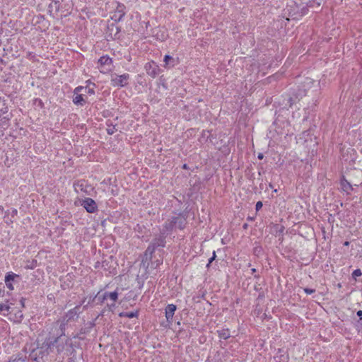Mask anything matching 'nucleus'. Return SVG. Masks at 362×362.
<instances>
[{
	"mask_svg": "<svg viewBox=\"0 0 362 362\" xmlns=\"http://www.w3.org/2000/svg\"><path fill=\"white\" fill-rule=\"evenodd\" d=\"M90 302H88L86 305H84L83 309H81V305L75 306L73 309L69 310L63 317L64 321L69 322V321L78 319L80 313L84 310L87 309L88 305Z\"/></svg>",
	"mask_w": 362,
	"mask_h": 362,
	"instance_id": "obj_1",
	"label": "nucleus"
},
{
	"mask_svg": "<svg viewBox=\"0 0 362 362\" xmlns=\"http://www.w3.org/2000/svg\"><path fill=\"white\" fill-rule=\"evenodd\" d=\"M129 74H124L122 75H117L116 74L111 75V85L112 86L124 87L126 86L129 80Z\"/></svg>",
	"mask_w": 362,
	"mask_h": 362,
	"instance_id": "obj_2",
	"label": "nucleus"
},
{
	"mask_svg": "<svg viewBox=\"0 0 362 362\" xmlns=\"http://www.w3.org/2000/svg\"><path fill=\"white\" fill-rule=\"evenodd\" d=\"M126 14V6L121 3H117V6L111 17L112 20L115 22H120L123 20Z\"/></svg>",
	"mask_w": 362,
	"mask_h": 362,
	"instance_id": "obj_3",
	"label": "nucleus"
},
{
	"mask_svg": "<svg viewBox=\"0 0 362 362\" xmlns=\"http://www.w3.org/2000/svg\"><path fill=\"white\" fill-rule=\"evenodd\" d=\"M81 206L88 213H95L98 210L95 202L91 198H86L81 202Z\"/></svg>",
	"mask_w": 362,
	"mask_h": 362,
	"instance_id": "obj_4",
	"label": "nucleus"
},
{
	"mask_svg": "<svg viewBox=\"0 0 362 362\" xmlns=\"http://www.w3.org/2000/svg\"><path fill=\"white\" fill-rule=\"evenodd\" d=\"M305 95V91L303 89H298L296 93H293L292 96H290L287 101L289 107H291L293 105L296 104L299 101L303 96ZM287 105V104H286Z\"/></svg>",
	"mask_w": 362,
	"mask_h": 362,
	"instance_id": "obj_5",
	"label": "nucleus"
},
{
	"mask_svg": "<svg viewBox=\"0 0 362 362\" xmlns=\"http://www.w3.org/2000/svg\"><path fill=\"white\" fill-rule=\"evenodd\" d=\"M165 238L166 235L161 233L158 235H156L150 243L151 245L154 246L153 247L157 249L158 247H164L165 245Z\"/></svg>",
	"mask_w": 362,
	"mask_h": 362,
	"instance_id": "obj_6",
	"label": "nucleus"
},
{
	"mask_svg": "<svg viewBox=\"0 0 362 362\" xmlns=\"http://www.w3.org/2000/svg\"><path fill=\"white\" fill-rule=\"evenodd\" d=\"M16 279H20L19 275L14 274L13 272H8L6 274L5 276V284L6 287L10 290L13 291L14 289L13 283H15Z\"/></svg>",
	"mask_w": 362,
	"mask_h": 362,
	"instance_id": "obj_7",
	"label": "nucleus"
},
{
	"mask_svg": "<svg viewBox=\"0 0 362 362\" xmlns=\"http://www.w3.org/2000/svg\"><path fill=\"white\" fill-rule=\"evenodd\" d=\"M173 220L176 228L182 230L185 228L187 221L186 217L182 216V214L180 213L178 216L173 217Z\"/></svg>",
	"mask_w": 362,
	"mask_h": 362,
	"instance_id": "obj_8",
	"label": "nucleus"
},
{
	"mask_svg": "<svg viewBox=\"0 0 362 362\" xmlns=\"http://www.w3.org/2000/svg\"><path fill=\"white\" fill-rule=\"evenodd\" d=\"M177 310V306L174 304H168L165 309L166 320L169 323L173 322V315Z\"/></svg>",
	"mask_w": 362,
	"mask_h": 362,
	"instance_id": "obj_9",
	"label": "nucleus"
},
{
	"mask_svg": "<svg viewBox=\"0 0 362 362\" xmlns=\"http://www.w3.org/2000/svg\"><path fill=\"white\" fill-rule=\"evenodd\" d=\"M175 228V224L173 223V217L170 219H168L163 226V229L160 230V233L167 236L168 234L171 233L173 230Z\"/></svg>",
	"mask_w": 362,
	"mask_h": 362,
	"instance_id": "obj_10",
	"label": "nucleus"
},
{
	"mask_svg": "<svg viewBox=\"0 0 362 362\" xmlns=\"http://www.w3.org/2000/svg\"><path fill=\"white\" fill-rule=\"evenodd\" d=\"M274 359L275 362H288V356L284 351L279 349H278L276 354L274 356Z\"/></svg>",
	"mask_w": 362,
	"mask_h": 362,
	"instance_id": "obj_11",
	"label": "nucleus"
},
{
	"mask_svg": "<svg viewBox=\"0 0 362 362\" xmlns=\"http://www.w3.org/2000/svg\"><path fill=\"white\" fill-rule=\"evenodd\" d=\"M153 247L154 246L151 245L149 244V245L148 246L147 249L146 250V251L144 252V258L142 260L143 262H146L151 260L153 254L154 253L155 250H156Z\"/></svg>",
	"mask_w": 362,
	"mask_h": 362,
	"instance_id": "obj_12",
	"label": "nucleus"
},
{
	"mask_svg": "<svg viewBox=\"0 0 362 362\" xmlns=\"http://www.w3.org/2000/svg\"><path fill=\"white\" fill-rule=\"evenodd\" d=\"M74 186L76 192L80 190L81 192H87L86 187L88 185L85 180H78V182L74 183Z\"/></svg>",
	"mask_w": 362,
	"mask_h": 362,
	"instance_id": "obj_13",
	"label": "nucleus"
},
{
	"mask_svg": "<svg viewBox=\"0 0 362 362\" xmlns=\"http://www.w3.org/2000/svg\"><path fill=\"white\" fill-rule=\"evenodd\" d=\"M163 62L165 67H173L175 64V59L168 54L165 55Z\"/></svg>",
	"mask_w": 362,
	"mask_h": 362,
	"instance_id": "obj_14",
	"label": "nucleus"
},
{
	"mask_svg": "<svg viewBox=\"0 0 362 362\" xmlns=\"http://www.w3.org/2000/svg\"><path fill=\"white\" fill-rule=\"evenodd\" d=\"M219 338L223 339H228L230 337V332L228 329H221L217 331Z\"/></svg>",
	"mask_w": 362,
	"mask_h": 362,
	"instance_id": "obj_15",
	"label": "nucleus"
},
{
	"mask_svg": "<svg viewBox=\"0 0 362 362\" xmlns=\"http://www.w3.org/2000/svg\"><path fill=\"white\" fill-rule=\"evenodd\" d=\"M341 186L342 189L347 193H349V191L353 190L352 185L344 177L341 180Z\"/></svg>",
	"mask_w": 362,
	"mask_h": 362,
	"instance_id": "obj_16",
	"label": "nucleus"
},
{
	"mask_svg": "<svg viewBox=\"0 0 362 362\" xmlns=\"http://www.w3.org/2000/svg\"><path fill=\"white\" fill-rule=\"evenodd\" d=\"M76 95L74 98L73 102L76 105L83 106L86 103V100L83 97L82 94H76Z\"/></svg>",
	"mask_w": 362,
	"mask_h": 362,
	"instance_id": "obj_17",
	"label": "nucleus"
},
{
	"mask_svg": "<svg viewBox=\"0 0 362 362\" xmlns=\"http://www.w3.org/2000/svg\"><path fill=\"white\" fill-rule=\"evenodd\" d=\"M26 356H23L21 354H18L16 356H11L8 361L5 362H25Z\"/></svg>",
	"mask_w": 362,
	"mask_h": 362,
	"instance_id": "obj_18",
	"label": "nucleus"
},
{
	"mask_svg": "<svg viewBox=\"0 0 362 362\" xmlns=\"http://www.w3.org/2000/svg\"><path fill=\"white\" fill-rule=\"evenodd\" d=\"M138 315H139V311H137V310L135 312H128V313L122 312L119 314V317H126L128 318L137 317Z\"/></svg>",
	"mask_w": 362,
	"mask_h": 362,
	"instance_id": "obj_19",
	"label": "nucleus"
},
{
	"mask_svg": "<svg viewBox=\"0 0 362 362\" xmlns=\"http://www.w3.org/2000/svg\"><path fill=\"white\" fill-rule=\"evenodd\" d=\"M60 340V337H57L54 339L48 338L45 341V345L47 348H51L54 346L55 344H57Z\"/></svg>",
	"mask_w": 362,
	"mask_h": 362,
	"instance_id": "obj_20",
	"label": "nucleus"
},
{
	"mask_svg": "<svg viewBox=\"0 0 362 362\" xmlns=\"http://www.w3.org/2000/svg\"><path fill=\"white\" fill-rule=\"evenodd\" d=\"M98 62L100 64V65L102 66H104V65H110L112 64V59L110 58L108 56H103L101 57L99 60H98Z\"/></svg>",
	"mask_w": 362,
	"mask_h": 362,
	"instance_id": "obj_21",
	"label": "nucleus"
},
{
	"mask_svg": "<svg viewBox=\"0 0 362 362\" xmlns=\"http://www.w3.org/2000/svg\"><path fill=\"white\" fill-rule=\"evenodd\" d=\"M105 298H110L113 302L117 301L118 298V293L117 291H115L113 292H105Z\"/></svg>",
	"mask_w": 362,
	"mask_h": 362,
	"instance_id": "obj_22",
	"label": "nucleus"
},
{
	"mask_svg": "<svg viewBox=\"0 0 362 362\" xmlns=\"http://www.w3.org/2000/svg\"><path fill=\"white\" fill-rule=\"evenodd\" d=\"M5 102L6 100L0 97V112L4 114L8 112V107Z\"/></svg>",
	"mask_w": 362,
	"mask_h": 362,
	"instance_id": "obj_23",
	"label": "nucleus"
},
{
	"mask_svg": "<svg viewBox=\"0 0 362 362\" xmlns=\"http://www.w3.org/2000/svg\"><path fill=\"white\" fill-rule=\"evenodd\" d=\"M10 119V117L8 115L5 116L0 119V121L1 122V126L2 128L6 129L8 127V121Z\"/></svg>",
	"mask_w": 362,
	"mask_h": 362,
	"instance_id": "obj_24",
	"label": "nucleus"
},
{
	"mask_svg": "<svg viewBox=\"0 0 362 362\" xmlns=\"http://www.w3.org/2000/svg\"><path fill=\"white\" fill-rule=\"evenodd\" d=\"M107 125L108 126L107 129V133L110 135L113 134L116 131L115 126L112 125V124H109L108 122H107Z\"/></svg>",
	"mask_w": 362,
	"mask_h": 362,
	"instance_id": "obj_25",
	"label": "nucleus"
},
{
	"mask_svg": "<svg viewBox=\"0 0 362 362\" xmlns=\"http://www.w3.org/2000/svg\"><path fill=\"white\" fill-rule=\"evenodd\" d=\"M10 308L11 307L7 305V304H4V303H1L0 304V313H3V312H10Z\"/></svg>",
	"mask_w": 362,
	"mask_h": 362,
	"instance_id": "obj_26",
	"label": "nucleus"
},
{
	"mask_svg": "<svg viewBox=\"0 0 362 362\" xmlns=\"http://www.w3.org/2000/svg\"><path fill=\"white\" fill-rule=\"evenodd\" d=\"M18 214V211L17 209H13L12 211H11V213L9 212V211H5V215L6 216H8L9 214H11V218H13Z\"/></svg>",
	"mask_w": 362,
	"mask_h": 362,
	"instance_id": "obj_27",
	"label": "nucleus"
},
{
	"mask_svg": "<svg viewBox=\"0 0 362 362\" xmlns=\"http://www.w3.org/2000/svg\"><path fill=\"white\" fill-rule=\"evenodd\" d=\"M66 324H67V322H66L65 321L63 320V322L60 325L59 328L61 330V334L59 336L60 338L62 336L64 335V330H65V327H66Z\"/></svg>",
	"mask_w": 362,
	"mask_h": 362,
	"instance_id": "obj_28",
	"label": "nucleus"
},
{
	"mask_svg": "<svg viewBox=\"0 0 362 362\" xmlns=\"http://www.w3.org/2000/svg\"><path fill=\"white\" fill-rule=\"evenodd\" d=\"M361 275H362V272L360 269H355L352 273V277L354 279L361 276Z\"/></svg>",
	"mask_w": 362,
	"mask_h": 362,
	"instance_id": "obj_29",
	"label": "nucleus"
},
{
	"mask_svg": "<svg viewBox=\"0 0 362 362\" xmlns=\"http://www.w3.org/2000/svg\"><path fill=\"white\" fill-rule=\"evenodd\" d=\"M85 92L87 93L89 95H94L95 94V90H94V88H90L88 86H86L85 87Z\"/></svg>",
	"mask_w": 362,
	"mask_h": 362,
	"instance_id": "obj_30",
	"label": "nucleus"
},
{
	"mask_svg": "<svg viewBox=\"0 0 362 362\" xmlns=\"http://www.w3.org/2000/svg\"><path fill=\"white\" fill-rule=\"evenodd\" d=\"M37 266V260L33 259L30 264L25 267L26 269H33Z\"/></svg>",
	"mask_w": 362,
	"mask_h": 362,
	"instance_id": "obj_31",
	"label": "nucleus"
},
{
	"mask_svg": "<svg viewBox=\"0 0 362 362\" xmlns=\"http://www.w3.org/2000/svg\"><path fill=\"white\" fill-rule=\"evenodd\" d=\"M56 348H57V351L58 354H60L62 353L64 349V344H61L60 343H57V346H56Z\"/></svg>",
	"mask_w": 362,
	"mask_h": 362,
	"instance_id": "obj_32",
	"label": "nucleus"
},
{
	"mask_svg": "<svg viewBox=\"0 0 362 362\" xmlns=\"http://www.w3.org/2000/svg\"><path fill=\"white\" fill-rule=\"evenodd\" d=\"M216 252H215V251H214V252H213L212 257H210V258L209 259V262H208V264H206V267H209L210 264H211V262H212L216 259Z\"/></svg>",
	"mask_w": 362,
	"mask_h": 362,
	"instance_id": "obj_33",
	"label": "nucleus"
},
{
	"mask_svg": "<svg viewBox=\"0 0 362 362\" xmlns=\"http://www.w3.org/2000/svg\"><path fill=\"white\" fill-rule=\"evenodd\" d=\"M83 90H85V87L78 86L74 89V94H79V93Z\"/></svg>",
	"mask_w": 362,
	"mask_h": 362,
	"instance_id": "obj_34",
	"label": "nucleus"
},
{
	"mask_svg": "<svg viewBox=\"0 0 362 362\" xmlns=\"http://www.w3.org/2000/svg\"><path fill=\"white\" fill-rule=\"evenodd\" d=\"M304 291L306 294L308 295H310L313 293L315 292V289H313V288H304Z\"/></svg>",
	"mask_w": 362,
	"mask_h": 362,
	"instance_id": "obj_35",
	"label": "nucleus"
},
{
	"mask_svg": "<svg viewBox=\"0 0 362 362\" xmlns=\"http://www.w3.org/2000/svg\"><path fill=\"white\" fill-rule=\"evenodd\" d=\"M262 206H263V204L261 201L257 202L255 205L256 211H258L259 210H260L262 209Z\"/></svg>",
	"mask_w": 362,
	"mask_h": 362,
	"instance_id": "obj_36",
	"label": "nucleus"
},
{
	"mask_svg": "<svg viewBox=\"0 0 362 362\" xmlns=\"http://www.w3.org/2000/svg\"><path fill=\"white\" fill-rule=\"evenodd\" d=\"M5 218H6V221L5 222L7 223V224H10V223H12L13 222V218H9L8 216H6L5 215Z\"/></svg>",
	"mask_w": 362,
	"mask_h": 362,
	"instance_id": "obj_37",
	"label": "nucleus"
},
{
	"mask_svg": "<svg viewBox=\"0 0 362 362\" xmlns=\"http://www.w3.org/2000/svg\"><path fill=\"white\" fill-rule=\"evenodd\" d=\"M34 351H34V350H33V351H32V352H31V354H30V358H31V359H32L33 361H37V356H36V355H35V356H34V355H33V352H34Z\"/></svg>",
	"mask_w": 362,
	"mask_h": 362,
	"instance_id": "obj_38",
	"label": "nucleus"
},
{
	"mask_svg": "<svg viewBox=\"0 0 362 362\" xmlns=\"http://www.w3.org/2000/svg\"><path fill=\"white\" fill-rule=\"evenodd\" d=\"M356 315L360 317L361 320H362V310H358Z\"/></svg>",
	"mask_w": 362,
	"mask_h": 362,
	"instance_id": "obj_39",
	"label": "nucleus"
},
{
	"mask_svg": "<svg viewBox=\"0 0 362 362\" xmlns=\"http://www.w3.org/2000/svg\"><path fill=\"white\" fill-rule=\"evenodd\" d=\"M69 344L70 346H72V343L71 342L70 339H66V345Z\"/></svg>",
	"mask_w": 362,
	"mask_h": 362,
	"instance_id": "obj_40",
	"label": "nucleus"
},
{
	"mask_svg": "<svg viewBox=\"0 0 362 362\" xmlns=\"http://www.w3.org/2000/svg\"><path fill=\"white\" fill-rule=\"evenodd\" d=\"M257 158H258L259 159L262 160V159L264 158V155H263L262 153H259L258 154Z\"/></svg>",
	"mask_w": 362,
	"mask_h": 362,
	"instance_id": "obj_41",
	"label": "nucleus"
},
{
	"mask_svg": "<svg viewBox=\"0 0 362 362\" xmlns=\"http://www.w3.org/2000/svg\"><path fill=\"white\" fill-rule=\"evenodd\" d=\"M284 226H281L280 228L278 230V231L280 233H282L284 232Z\"/></svg>",
	"mask_w": 362,
	"mask_h": 362,
	"instance_id": "obj_42",
	"label": "nucleus"
},
{
	"mask_svg": "<svg viewBox=\"0 0 362 362\" xmlns=\"http://www.w3.org/2000/svg\"><path fill=\"white\" fill-rule=\"evenodd\" d=\"M24 301H25V298H22L21 299V300H20L21 304V305H22L23 307H24V306H25V305H24Z\"/></svg>",
	"mask_w": 362,
	"mask_h": 362,
	"instance_id": "obj_43",
	"label": "nucleus"
},
{
	"mask_svg": "<svg viewBox=\"0 0 362 362\" xmlns=\"http://www.w3.org/2000/svg\"><path fill=\"white\" fill-rule=\"evenodd\" d=\"M247 219L249 221H253L255 220V217L248 216Z\"/></svg>",
	"mask_w": 362,
	"mask_h": 362,
	"instance_id": "obj_44",
	"label": "nucleus"
},
{
	"mask_svg": "<svg viewBox=\"0 0 362 362\" xmlns=\"http://www.w3.org/2000/svg\"><path fill=\"white\" fill-rule=\"evenodd\" d=\"M18 316H19V317H20V318H23V314H22V312H21V311H19V312L18 313Z\"/></svg>",
	"mask_w": 362,
	"mask_h": 362,
	"instance_id": "obj_45",
	"label": "nucleus"
},
{
	"mask_svg": "<svg viewBox=\"0 0 362 362\" xmlns=\"http://www.w3.org/2000/svg\"><path fill=\"white\" fill-rule=\"evenodd\" d=\"M247 227H248L247 223H244V224H243V228L244 229H247Z\"/></svg>",
	"mask_w": 362,
	"mask_h": 362,
	"instance_id": "obj_46",
	"label": "nucleus"
},
{
	"mask_svg": "<svg viewBox=\"0 0 362 362\" xmlns=\"http://www.w3.org/2000/svg\"><path fill=\"white\" fill-rule=\"evenodd\" d=\"M4 291L0 288V297L3 296Z\"/></svg>",
	"mask_w": 362,
	"mask_h": 362,
	"instance_id": "obj_47",
	"label": "nucleus"
},
{
	"mask_svg": "<svg viewBox=\"0 0 362 362\" xmlns=\"http://www.w3.org/2000/svg\"><path fill=\"white\" fill-rule=\"evenodd\" d=\"M107 298H105V293L103 294L102 298H101V302H103L105 299H107Z\"/></svg>",
	"mask_w": 362,
	"mask_h": 362,
	"instance_id": "obj_48",
	"label": "nucleus"
},
{
	"mask_svg": "<svg viewBox=\"0 0 362 362\" xmlns=\"http://www.w3.org/2000/svg\"><path fill=\"white\" fill-rule=\"evenodd\" d=\"M86 298H84V299L81 301V303L80 304V305H81V306L82 305H83V304H86Z\"/></svg>",
	"mask_w": 362,
	"mask_h": 362,
	"instance_id": "obj_49",
	"label": "nucleus"
},
{
	"mask_svg": "<svg viewBox=\"0 0 362 362\" xmlns=\"http://www.w3.org/2000/svg\"><path fill=\"white\" fill-rule=\"evenodd\" d=\"M160 264H162V261L157 260L156 266H158Z\"/></svg>",
	"mask_w": 362,
	"mask_h": 362,
	"instance_id": "obj_50",
	"label": "nucleus"
},
{
	"mask_svg": "<svg viewBox=\"0 0 362 362\" xmlns=\"http://www.w3.org/2000/svg\"><path fill=\"white\" fill-rule=\"evenodd\" d=\"M150 74L155 76L156 74V72L153 70V71H152V72Z\"/></svg>",
	"mask_w": 362,
	"mask_h": 362,
	"instance_id": "obj_51",
	"label": "nucleus"
},
{
	"mask_svg": "<svg viewBox=\"0 0 362 362\" xmlns=\"http://www.w3.org/2000/svg\"><path fill=\"white\" fill-rule=\"evenodd\" d=\"M349 245V241H346L344 243V245L345 246H348Z\"/></svg>",
	"mask_w": 362,
	"mask_h": 362,
	"instance_id": "obj_52",
	"label": "nucleus"
},
{
	"mask_svg": "<svg viewBox=\"0 0 362 362\" xmlns=\"http://www.w3.org/2000/svg\"><path fill=\"white\" fill-rule=\"evenodd\" d=\"M86 83H88V84H92L93 86H95V83H90V81H87Z\"/></svg>",
	"mask_w": 362,
	"mask_h": 362,
	"instance_id": "obj_53",
	"label": "nucleus"
},
{
	"mask_svg": "<svg viewBox=\"0 0 362 362\" xmlns=\"http://www.w3.org/2000/svg\"><path fill=\"white\" fill-rule=\"evenodd\" d=\"M251 271H252V273H255V272H256V269H254V268H253V269H252V270H251Z\"/></svg>",
	"mask_w": 362,
	"mask_h": 362,
	"instance_id": "obj_54",
	"label": "nucleus"
},
{
	"mask_svg": "<svg viewBox=\"0 0 362 362\" xmlns=\"http://www.w3.org/2000/svg\"><path fill=\"white\" fill-rule=\"evenodd\" d=\"M183 168H185V169H187V165H186V164H185V165H183Z\"/></svg>",
	"mask_w": 362,
	"mask_h": 362,
	"instance_id": "obj_55",
	"label": "nucleus"
},
{
	"mask_svg": "<svg viewBox=\"0 0 362 362\" xmlns=\"http://www.w3.org/2000/svg\"><path fill=\"white\" fill-rule=\"evenodd\" d=\"M3 210H4V208L1 206H0V211H3Z\"/></svg>",
	"mask_w": 362,
	"mask_h": 362,
	"instance_id": "obj_56",
	"label": "nucleus"
}]
</instances>
